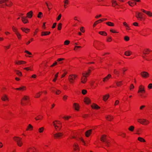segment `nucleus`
Returning a JSON list of instances; mask_svg holds the SVG:
<instances>
[{
  "instance_id": "f8f14e48",
  "label": "nucleus",
  "mask_w": 152,
  "mask_h": 152,
  "mask_svg": "<svg viewBox=\"0 0 152 152\" xmlns=\"http://www.w3.org/2000/svg\"><path fill=\"white\" fill-rule=\"evenodd\" d=\"M138 121L141 124H144V122H148V121L145 119H139L138 120Z\"/></svg>"
},
{
  "instance_id": "5701e85b",
  "label": "nucleus",
  "mask_w": 152,
  "mask_h": 152,
  "mask_svg": "<svg viewBox=\"0 0 152 152\" xmlns=\"http://www.w3.org/2000/svg\"><path fill=\"white\" fill-rule=\"evenodd\" d=\"M106 24L108 26H114V24L110 22H107L106 23Z\"/></svg>"
},
{
  "instance_id": "c756f323",
  "label": "nucleus",
  "mask_w": 152,
  "mask_h": 152,
  "mask_svg": "<svg viewBox=\"0 0 152 152\" xmlns=\"http://www.w3.org/2000/svg\"><path fill=\"white\" fill-rule=\"evenodd\" d=\"M25 88V87L22 86V87H20L19 88H15V89L17 90H23L24 89V88Z\"/></svg>"
},
{
  "instance_id": "58836bf2",
  "label": "nucleus",
  "mask_w": 152,
  "mask_h": 152,
  "mask_svg": "<svg viewBox=\"0 0 152 152\" xmlns=\"http://www.w3.org/2000/svg\"><path fill=\"white\" fill-rule=\"evenodd\" d=\"M58 72L57 73V74H56L55 75V77H56V78H54V79H53V81H54V82H55L57 80V77L58 76Z\"/></svg>"
},
{
  "instance_id": "09e8293b",
  "label": "nucleus",
  "mask_w": 152,
  "mask_h": 152,
  "mask_svg": "<svg viewBox=\"0 0 152 152\" xmlns=\"http://www.w3.org/2000/svg\"><path fill=\"white\" fill-rule=\"evenodd\" d=\"M112 5L113 6V5L114 4H115L116 5H118V4L116 3V1L115 0H113L112 1Z\"/></svg>"
},
{
  "instance_id": "4be33fe9",
  "label": "nucleus",
  "mask_w": 152,
  "mask_h": 152,
  "mask_svg": "<svg viewBox=\"0 0 152 152\" xmlns=\"http://www.w3.org/2000/svg\"><path fill=\"white\" fill-rule=\"evenodd\" d=\"M64 58H59L57 59V61L59 64H61L63 62V61L64 60Z\"/></svg>"
},
{
  "instance_id": "13d9d810",
  "label": "nucleus",
  "mask_w": 152,
  "mask_h": 152,
  "mask_svg": "<svg viewBox=\"0 0 152 152\" xmlns=\"http://www.w3.org/2000/svg\"><path fill=\"white\" fill-rule=\"evenodd\" d=\"M148 88L149 89H151L152 88V84L150 83V84L148 86Z\"/></svg>"
},
{
  "instance_id": "b1692460",
  "label": "nucleus",
  "mask_w": 152,
  "mask_h": 152,
  "mask_svg": "<svg viewBox=\"0 0 152 152\" xmlns=\"http://www.w3.org/2000/svg\"><path fill=\"white\" fill-rule=\"evenodd\" d=\"M99 33L100 34L103 36H106L107 35V33L104 31H100L99 32Z\"/></svg>"
},
{
  "instance_id": "dca6fc26",
  "label": "nucleus",
  "mask_w": 152,
  "mask_h": 152,
  "mask_svg": "<svg viewBox=\"0 0 152 152\" xmlns=\"http://www.w3.org/2000/svg\"><path fill=\"white\" fill-rule=\"evenodd\" d=\"M91 107L93 109H98L100 108V107L97 104H94L93 105H91Z\"/></svg>"
},
{
  "instance_id": "0e129e2a",
  "label": "nucleus",
  "mask_w": 152,
  "mask_h": 152,
  "mask_svg": "<svg viewBox=\"0 0 152 152\" xmlns=\"http://www.w3.org/2000/svg\"><path fill=\"white\" fill-rule=\"evenodd\" d=\"M112 39L111 37H108L107 39V42H110L111 41Z\"/></svg>"
},
{
  "instance_id": "473e14b6",
  "label": "nucleus",
  "mask_w": 152,
  "mask_h": 152,
  "mask_svg": "<svg viewBox=\"0 0 152 152\" xmlns=\"http://www.w3.org/2000/svg\"><path fill=\"white\" fill-rule=\"evenodd\" d=\"M146 14L150 17L152 16V13L150 11H147Z\"/></svg>"
},
{
  "instance_id": "a19ab883",
  "label": "nucleus",
  "mask_w": 152,
  "mask_h": 152,
  "mask_svg": "<svg viewBox=\"0 0 152 152\" xmlns=\"http://www.w3.org/2000/svg\"><path fill=\"white\" fill-rule=\"evenodd\" d=\"M7 1H8V0H0V4L4 3H5Z\"/></svg>"
},
{
  "instance_id": "2f4dec72",
  "label": "nucleus",
  "mask_w": 152,
  "mask_h": 152,
  "mask_svg": "<svg viewBox=\"0 0 152 152\" xmlns=\"http://www.w3.org/2000/svg\"><path fill=\"white\" fill-rule=\"evenodd\" d=\"M21 29L23 31H24L25 33H27V32H26V31L27 30L28 31H29L30 30V29H28L27 28H21Z\"/></svg>"
},
{
  "instance_id": "a211bd4d",
  "label": "nucleus",
  "mask_w": 152,
  "mask_h": 152,
  "mask_svg": "<svg viewBox=\"0 0 152 152\" xmlns=\"http://www.w3.org/2000/svg\"><path fill=\"white\" fill-rule=\"evenodd\" d=\"M50 33V31L42 32L41 33V35L42 36H46L49 35Z\"/></svg>"
},
{
  "instance_id": "412c9836",
  "label": "nucleus",
  "mask_w": 152,
  "mask_h": 152,
  "mask_svg": "<svg viewBox=\"0 0 152 152\" xmlns=\"http://www.w3.org/2000/svg\"><path fill=\"white\" fill-rule=\"evenodd\" d=\"M109 97V94H107L105 96H104L103 97V100L104 101H106Z\"/></svg>"
},
{
  "instance_id": "72a5a7b5",
  "label": "nucleus",
  "mask_w": 152,
  "mask_h": 152,
  "mask_svg": "<svg viewBox=\"0 0 152 152\" xmlns=\"http://www.w3.org/2000/svg\"><path fill=\"white\" fill-rule=\"evenodd\" d=\"M44 129V128L43 127L40 128L39 129V131L40 133H42L43 132Z\"/></svg>"
},
{
  "instance_id": "774afa93",
  "label": "nucleus",
  "mask_w": 152,
  "mask_h": 152,
  "mask_svg": "<svg viewBox=\"0 0 152 152\" xmlns=\"http://www.w3.org/2000/svg\"><path fill=\"white\" fill-rule=\"evenodd\" d=\"M45 4L48 7V10H50V7H49V5L47 2H46Z\"/></svg>"
},
{
  "instance_id": "4c0bfd02",
  "label": "nucleus",
  "mask_w": 152,
  "mask_h": 152,
  "mask_svg": "<svg viewBox=\"0 0 152 152\" xmlns=\"http://www.w3.org/2000/svg\"><path fill=\"white\" fill-rule=\"evenodd\" d=\"M53 125L55 127L56 129V130L57 129L56 128V127H57L59 129H61V126L60 127H59V126H57V125H56V124H55V123H54V122H53Z\"/></svg>"
},
{
  "instance_id": "37998d69",
  "label": "nucleus",
  "mask_w": 152,
  "mask_h": 152,
  "mask_svg": "<svg viewBox=\"0 0 152 152\" xmlns=\"http://www.w3.org/2000/svg\"><path fill=\"white\" fill-rule=\"evenodd\" d=\"M17 36L18 37V39H20L21 37V35L19 33H16V34Z\"/></svg>"
},
{
  "instance_id": "c9c22d12",
  "label": "nucleus",
  "mask_w": 152,
  "mask_h": 152,
  "mask_svg": "<svg viewBox=\"0 0 152 152\" xmlns=\"http://www.w3.org/2000/svg\"><path fill=\"white\" fill-rule=\"evenodd\" d=\"M12 30L16 34V33H19L18 31V29L15 28H14L13 27L12 28Z\"/></svg>"
},
{
  "instance_id": "e2e57ef3",
  "label": "nucleus",
  "mask_w": 152,
  "mask_h": 152,
  "mask_svg": "<svg viewBox=\"0 0 152 152\" xmlns=\"http://www.w3.org/2000/svg\"><path fill=\"white\" fill-rule=\"evenodd\" d=\"M24 69H25V70H26L27 71H28L29 70H32L31 69H30V68L29 67H27L25 68H24Z\"/></svg>"
},
{
  "instance_id": "8fccbe9b",
  "label": "nucleus",
  "mask_w": 152,
  "mask_h": 152,
  "mask_svg": "<svg viewBox=\"0 0 152 152\" xmlns=\"http://www.w3.org/2000/svg\"><path fill=\"white\" fill-rule=\"evenodd\" d=\"M57 64V62L56 61H55L54 62V63H53V64L50 66V67H53V66L56 65Z\"/></svg>"
},
{
  "instance_id": "79ce46f5",
  "label": "nucleus",
  "mask_w": 152,
  "mask_h": 152,
  "mask_svg": "<svg viewBox=\"0 0 152 152\" xmlns=\"http://www.w3.org/2000/svg\"><path fill=\"white\" fill-rule=\"evenodd\" d=\"M124 39L125 41H127L129 40V38L128 36H126L124 37Z\"/></svg>"
},
{
  "instance_id": "bb28decb",
  "label": "nucleus",
  "mask_w": 152,
  "mask_h": 152,
  "mask_svg": "<svg viewBox=\"0 0 152 152\" xmlns=\"http://www.w3.org/2000/svg\"><path fill=\"white\" fill-rule=\"evenodd\" d=\"M100 21L101 22H102V20L101 19H99L98 20L96 21V22L94 23L93 25L94 27L96 25H97V24L99 23V22Z\"/></svg>"
},
{
  "instance_id": "864d4df0",
  "label": "nucleus",
  "mask_w": 152,
  "mask_h": 152,
  "mask_svg": "<svg viewBox=\"0 0 152 152\" xmlns=\"http://www.w3.org/2000/svg\"><path fill=\"white\" fill-rule=\"evenodd\" d=\"M114 72L115 74L118 75L119 74V72L118 71L116 70H114Z\"/></svg>"
},
{
  "instance_id": "ddd939ff",
  "label": "nucleus",
  "mask_w": 152,
  "mask_h": 152,
  "mask_svg": "<svg viewBox=\"0 0 152 152\" xmlns=\"http://www.w3.org/2000/svg\"><path fill=\"white\" fill-rule=\"evenodd\" d=\"M111 75L110 74H108L106 77L103 79V81L105 82L108 80L111 77Z\"/></svg>"
},
{
  "instance_id": "a878e982",
  "label": "nucleus",
  "mask_w": 152,
  "mask_h": 152,
  "mask_svg": "<svg viewBox=\"0 0 152 152\" xmlns=\"http://www.w3.org/2000/svg\"><path fill=\"white\" fill-rule=\"evenodd\" d=\"M138 140L141 142H145V140L143 138L141 137H139L138 138Z\"/></svg>"
},
{
  "instance_id": "f03ea898",
  "label": "nucleus",
  "mask_w": 152,
  "mask_h": 152,
  "mask_svg": "<svg viewBox=\"0 0 152 152\" xmlns=\"http://www.w3.org/2000/svg\"><path fill=\"white\" fill-rule=\"evenodd\" d=\"M15 140L16 142L17 145L19 146H21L23 144L21 141V138L18 137H15L13 138Z\"/></svg>"
},
{
  "instance_id": "9b49d317",
  "label": "nucleus",
  "mask_w": 152,
  "mask_h": 152,
  "mask_svg": "<svg viewBox=\"0 0 152 152\" xmlns=\"http://www.w3.org/2000/svg\"><path fill=\"white\" fill-rule=\"evenodd\" d=\"M92 129L88 130L85 132V135L86 137H88L91 133Z\"/></svg>"
},
{
  "instance_id": "f704fd0d",
  "label": "nucleus",
  "mask_w": 152,
  "mask_h": 152,
  "mask_svg": "<svg viewBox=\"0 0 152 152\" xmlns=\"http://www.w3.org/2000/svg\"><path fill=\"white\" fill-rule=\"evenodd\" d=\"M42 16V13L41 12H39L37 17L39 18H41Z\"/></svg>"
},
{
  "instance_id": "69168bd1",
  "label": "nucleus",
  "mask_w": 152,
  "mask_h": 152,
  "mask_svg": "<svg viewBox=\"0 0 152 152\" xmlns=\"http://www.w3.org/2000/svg\"><path fill=\"white\" fill-rule=\"evenodd\" d=\"M56 23H54L52 26V28H55L56 27Z\"/></svg>"
},
{
  "instance_id": "20e7f679",
  "label": "nucleus",
  "mask_w": 152,
  "mask_h": 152,
  "mask_svg": "<svg viewBox=\"0 0 152 152\" xmlns=\"http://www.w3.org/2000/svg\"><path fill=\"white\" fill-rule=\"evenodd\" d=\"M141 75L144 78H146L149 76V73L143 71L141 73Z\"/></svg>"
},
{
  "instance_id": "4468645a",
  "label": "nucleus",
  "mask_w": 152,
  "mask_h": 152,
  "mask_svg": "<svg viewBox=\"0 0 152 152\" xmlns=\"http://www.w3.org/2000/svg\"><path fill=\"white\" fill-rule=\"evenodd\" d=\"M151 51L148 49H146L144 50V51L143 52V53L145 55H146V54H148L149 52Z\"/></svg>"
},
{
  "instance_id": "5fc2aeb1",
  "label": "nucleus",
  "mask_w": 152,
  "mask_h": 152,
  "mask_svg": "<svg viewBox=\"0 0 152 152\" xmlns=\"http://www.w3.org/2000/svg\"><path fill=\"white\" fill-rule=\"evenodd\" d=\"M61 14H60L58 17L57 20L58 21L61 18Z\"/></svg>"
},
{
  "instance_id": "7c9ffc66",
  "label": "nucleus",
  "mask_w": 152,
  "mask_h": 152,
  "mask_svg": "<svg viewBox=\"0 0 152 152\" xmlns=\"http://www.w3.org/2000/svg\"><path fill=\"white\" fill-rule=\"evenodd\" d=\"M106 118L108 121H111L112 119L113 118V117L110 116H107L106 117Z\"/></svg>"
},
{
  "instance_id": "cd10ccee",
  "label": "nucleus",
  "mask_w": 152,
  "mask_h": 152,
  "mask_svg": "<svg viewBox=\"0 0 152 152\" xmlns=\"http://www.w3.org/2000/svg\"><path fill=\"white\" fill-rule=\"evenodd\" d=\"M134 127L133 126H131L129 127L128 129L130 131L132 132L134 130Z\"/></svg>"
},
{
  "instance_id": "680f3d73",
  "label": "nucleus",
  "mask_w": 152,
  "mask_h": 152,
  "mask_svg": "<svg viewBox=\"0 0 152 152\" xmlns=\"http://www.w3.org/2000/svg\"><path fill=\"white\" fill-rule=\"evenodd\" d=\"M142 18V15L141 13V14H140V15L139 16V17H138V19L141 20Z\"/></svg>"
},
{
  "instance_id": "338daca9",
  "label": "nucleus",
  "mask_w": 152,
  "mask_h": 152,
  "mask_svg": "<svg viewBox=\"0 0 152 152\" xmlns=\"http://www.w3.org/2000/svg\"><path fill=\"white\" fill-rule=\"evenodd\" d=\"M70 117H68V116H64L63 118H64L65 119H68Z\"/></svg>"
},
{
  "instance_id": "c85d7f7f",
  "label": "nucleus",
  "mask_w": 152,
  "mask_h": 152,
  "mask_svg": "<svg viewBox=\"0 0 152 152\" xmlns=\"http://www.w3.org/2000/svg\"><path fill=\"white\" fill-rule=\"evenodd\" d=\"M73 146L74 147V149L75 151H77L78 150V147L77 145H76V144H74V145Z\"/></svg>"
},
{
  "instance_id": "0eeeda50",
  "label": "nucleus",
  "mask_w": 152,
  "mask_h": 152,
  "mask_svg": "<svg viewBox=\"0 0 152 152\" xmlns=\"http://www.w3.org/2000/svg\"><path fill=\"white\" fill-rule=\"evenodd\" d=\"M29 99V96H24V97H23V98H22V100H25L27 101V100H28ZM21 104L22 105H24L25 104L24 103H23V102H22V101H21Z\"/></svg>"
},
{
  "instance_id": "39448f33",
  "label": "nucleus",
  "mask_w": 152,
  "mask_h": 152,
  "mask_svg": "<svg viewBox=\"0 0 152 152\" xmlns=\"http://www.w3.org/2000/svg\"><path fill=\"white\" fill-rule=\"evenodd\" d=\"M145 92L144 87L142 85H140L139 88L138 93H143Z\"/></svg>"
},
{
  "instance_id": "1a4fd4ad",
  "label": "nucleus",
  "mask_w": 152,
  "mask_h": 152,
  "mask_svg": "<svg viewBox=\"0 0 152 152\" xmlns=\"http://www.w3.org/2000/svg\"><path fill=\"white\" fill-rule=\"evenodd\" d=\"M63 135V134L62 133H56L54 135V137H61Z\"/></svg>"
},
{
  "instance_id": "2eb2a0df",
  "label": "nucleus",
  "mask_w": 152,
  "mask_h": 152,
  "mask_svg": "<svg viewBox=\"0 0 152 152\" xmlns=\"http://www.w3.org/2000/svg\"><path fill=\"white\" fill-rule=\"evenodd\" d=\"M1 99L4 101L6 100L7 101L9 100V99L7 97V96L6 95H4L1 98Z\"/></svg>"
},
{
  "instance_id": "6e6552de",
  "label": "nucleus",
  "mask_w": 152,
  "mask_h": 152,
  "mask_svg": "<svg viewBox=\"0 0 152 152\" xmlns=\"http://www.w3.org/2000/svg\"><path fill=\"white\" fill-rule=\"evenodd\" d=\"M22 20L24 23H26L28 22V20L26 19V18L24 16L21 17Z\"/></svg>"
},
{
  "instance_id": "603ef678",
  "label": "nucleus",
  "mask_w": 152,
  "mask_h": 152,
  "mask_svg": "<svg viewBox=\"0 0 152 152\" xmlns=\"http://www.w3.org/2000/svg\"><path fill=\"white\" fill-rule=\"evenodd\" d=\"M41 95L40 92L38 93L35 96L36 98H38L39 97L40 95Z\"/></svg>"
},
{
  "instance_id": "bf43d9fd",
  "label": "nucleus",
  "mask_w": 152,
  "mask_h": 152,
  "mask_svg": "<svg viewBox=\"0 0 152 152\" xmlns=\"http://www.w3.org/2000/svg\"><path fill=\"white\" fill-rule=\"evenodd\" d=\"M84 29V27H81L80 28V31L82 32H85V30L83 29Z\"/></svg>"
},
{
  "instance_id": "f257e3e1",
  "label": "nucleus",
  "mask_w": 152,
  "mask_h": 152,
  "mask_svg": "<svg viewBox=\"0 0 152 152\" xmlns=\"http://www.w3.org/2000/svg\"><path fill=\"white\" fill-rule=\"evenodd\" d=\"M100 140L102 142L105 143L107 147L109 146L110 142L106 137V135H103L100 138Z\"/></svg>"
},
{
  "instance_id": "6e6d98bb",
  "label": "nucleus",
  "mask_w": 152,
  "mask_h": 152,
  "mask_svg": "<svg viewBox=\"0 0 152 152\" xmlns=\"http://www.w3.org/2000/svg\"><path fill=\"white\" fill-rule=\"evenodd\" d=\"M123 25L125 26L126 27H127V28H129V26L127 24V23H126V22H124L123 23Z\"/></svg>"
},
{
  "instance_id": "ea45409f",
  "label": "nucleus",
  "mask_w": 152,
  "mask_h": 152,
  "mask_svg": "<svg viewBox=\"0 0 152 152\" xmlns=\"http://www.w3.org/2000/svg\"><path fill=\"white\" fill-rule=\"evenodd\" d=\"M58 72L57 73V74H56L55 75V77H56V78H54V79H53V81H54V82H55L57 80V77L58 76Z\"/></svg>"
},
{
  "instance_id": "c03bdc74",
  "label": "nucleus",
  "mask_w": 152,
  "mask_h": 152,
  "mask_svg": "<svg viewBox=\"0 0 152 152\" xmlns=\"http://www.w3.org/2000/svg\"><path fill=\"white\" fill-rule=\"evenodd\" d=\"M70 42L69 41V40H66L64 42V44L66 45H68Z\"/></svg>"
},
{
  "instance_id": "052dcab7",
  "label": "nucleus",
  "mask_w": 152,
  "mask_h": 152,
  "mask_svg": "<svg viewBox=\"0 0 152 152\" xmlns=\"http://www.w3.org/2000/svg\"><path fill=\"white\" fill-rule=\"evenodd\" d=\"M61 93V91L58 90H57V91L56 92V94H59Z\"/></svg>"
},
{
  "instance_id": "7ed1b4c3",
  "label": "nucleus",
  "mask_w": 152,
  "mask_h": 152,
  "mask_svg": "<svg viewBox=\"0 0 152 152\" xmlns=\"http://www.w3.org/2000/svg\"><path fill=\"white\" fill-rule=\"evenodd\" d=\"M77 77V75L74 74L70 75L68 79L69 82L71 83H73L74 80Z\"/></svg>"
},
{
  "instance_id": "9d476101",
  "label": "nucleus",
  "mask_w": 152,
  "mask_h": 152,
  "mask_svg": "<svg viewBox=\"0 0 152 152\" xmlns=\"http://www.w3.org/2000/svg\"><path fill=\"white\" fill-rule=\"evenodd\" d=\"M27 17L29 18H31L33 15V12L31 11L27 14Z\"/></svg>"
},
{
  "instance_id": "4d7b16f0",
  "label": "nucleus",
  "mask_w": 152,
  "mask_h": 152,
  "mask_svg": "<svg viewBox=\"0 0 152 152\" xmlns=\"http://www.w3.org/2000/svg\"><path fill=\"white\" fill-rule=\"evenodd\" d=\"M67 97H68V96L66 95L64 96L63 97V99L64 100H65V101L67 99Z\"/></svg>"
},
{
  "instance_id": "f3484780",
  "label": "nucleus",
  "mask_w": 152,
  "mask_h": 152,
  "mask_svg": "<svg viewBox=\"0 0 152 152\" xmlns=\"http://www.w3.org/2000/svg\"><path fill=\"white\" fill-rule=\"evenodd\" d=\"M84 101L86 104H88L90 102L91 100L88 98L85 97L84 99Z\"/></svg>"
},
{
  "instance_id": "de8ad7c7",
  "label": "nucleus",
  "mask_w": 152,
  "mask_h": 152,
  "mask_svg": "<svg viewBox=\"0 0 152 152\" xmlns=\"http://www.w3.org/2000/svg\"><path fill=\"white\" fill-rule=\"evenodd\" d=\"M30 128L31 129H32L33 128V126H32L30 124H29L28 125V128L26 129V130H27L28 129H30Z\"/></svg>"
},
{
  "instance_id": "6ab92c4d",
  "label": "nucleus",
  "mask_w": 152,
  "mask_h": 152,
  "mask_svg": "<svg viewBox=\"0 0 152 152\" xmlns=\"http://www.w3.org/2000/svg\"><path fill=\"white\" fill-rule=\"evenodd\" d=\"M74 106L75 107V110L77 111L79 110V106L76 103H75L74 104Z\"/></svg>"
},
{
  "instance_id": "e433bc0d",
  "label": "nucleus",
  "mask_w": 152,
  "mask_h": 152,
  "mask_svg": "<svg viewBox=\"0 0 152 152\" xmlns=\"http://www.w3.org/2000/svg\"><path fill=\"white\" fill-rule=\"evenodd\" d=\"M62 24L61 23H59L58 25V30H61V28Z\"/></svg>"
},
{
  "instance_id": "423d86ee",
  "label": "nucleus",
  "mask_w": 152,
  "mask_h": 152,
  "mask_svg": "<svg viewBox=\"0 0 152 152\" xmlns=\"http://www.w3.org/2000/svg\"><path fill=\"white\" fill-rule=\"evenodd\" d=\"M82 75L84 78H83L82 77L81 78V82L83 83H85L87 80L86 76L85 75L84 73H83Z\"/></svg>"
},
{
  "instance_id": "a18cd8bd",
  "label": "nucleus",
  "mask_w": 152,
  "mask_h": 152,
  "mask_svg": "<svg viewBox=\"0 0 152 152\" xmlns=\"http://www.w3.org/2000/svg\"><path fill=\"white\" fill-rule=\"evenodd\" d=\"M87 92V91L86 90H83L82 91V93L83 94L85 95L86 93Z\"/></svg>"
},
{
  "instance_id": "3c124183",
  "label": "nucleus",
  "mask_w": 152,
  "mask_h": 152,
  "mask_svg": "<svg viewBox=\"0 0 152 152\" xmlns=\"http://www.w3.org/2000/svg\"><path fill=\"white\" fill-rule=\"evenodd\" d=\"M116 84L118 86H119L122 84V82H117Z\"/></svg>"
},
{
  "instance_id": "aec40b11",
  "label": "nucleus",
  "mask_w": 152,
  "mask_h": 152,
  "mask_svg": "<svg viewBox=\"0 0 152 152\" xmlns=\"http://www.w3.org/2000/svg\"><path fill=\"white\" fill-rule=\"evenodd\" d=\"M132 54V52L129 50L126 51L124 53V55L127 56H129Z\"/></svg>"
},
{
  "instance_id": "393cba45",
  "label": "nucleus",
  "mask_w": 152,
  "mask_h": 152,
  "mask_svg": "<svg viewBox=\"0 0 152 152\" xmlns=\"http://www.w3.org/2000/svg\"><path fill=\"white\" fill-rule=\"evenodd\" d=\"M15 72L16 74L17 75H18L19 76H22V73L21 72H20L19 71H18V70H15Z\"/></svg>"
},
{
  "instance_id": "49530a36",
  "label": "nucleus",
  "mask_w": 152,
  "mask_h": 152,
  "mask_svg": "<svg viewBox=\"0 0 152 152\" xmlns=\"http://www.w3.org/2000/svg\"><path fill=\"white\" fill-rule=\"evenodd\" d=\"M15 63L17 64H22V61H18V62H16Z\"/></svg>"
}]
</instances>
